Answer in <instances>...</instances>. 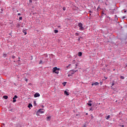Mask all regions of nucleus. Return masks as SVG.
Returning <instances> with one entry per match:
<instances>
[{
    "mask_svg": "<svg viewBox=\"0 0 127 127\" xmlns=\"http://www.w3.org/2000/svg\"><path fill=\"white\" fill-rule=\"evenodd\" d=\"M120 78H121V79H125V76H121L120 77Z\"/></svg>",
    "mask_w": 127,
    "mask_h": 127,
    "instance_id": "nucleus-20",
    "label": "nucleus"
},
{
    "mask_svg": "<svg viewBox=\"0 0 127 127\" xmlns=\"http://www.w3.org/2000/svg\"><path fill=\"white\" fill-rule=\"evenodd\" d=\"M114 85H115V83H114V82L112 83V86H114Z\"/></svg>",
    "mask_w": 127,
    "mask_h": 127,
    "instance_id": "nucleus-24",
    "label": "nucleus"
},
{
    "mask_svg": "<svg viewBox=\"0 0 127 127\" xmlns=\"http://www.w3.org/2000/svg\"><path fill=\"white\" fill-rule=\"evenodd\" d=\"M38 113H40V114H43L44 113L43 109H40L38 111Z\"/></svg>",
    "mask_w": 127,
    "mask_h": 127,
    "instance_id": "nucleus-6",
    "label": "nucleus"
},
{
    "mask_svg": "<svg viewBox=\"0 0 127 127\" xmlns=\"http://www.w3.org/2000/svg\"><path fill=\"white\" fill-rule=\"evenodd\" d=\"M100 7H98V8H97V9H99V8Z\"/></svg>",
    "mask_w": 127,
    "mask_h": 127,
    "instance_id": "nucleus-35",
    "label": "nucleus"
},
{
    "mask_svg": "<svg viewBox=\"0 0 127 127\" xmlns=\"http://www.w3.org/2000/svg\"><path fill=\"white\" fill-rule=\"evenodd\" d=\"M64 94L65 96H69V93L66 90L64 91Z\"/></svg>",
    "mask_w": 127,
    "mask_h": 127,
    "instance_id": "nucleus-7",
    "label": "nucleus"
},
{
    "mask_svg": "<svg viewBox=\"0 0 127 127\" xmlns=\"http://www.w3.org/2000/svg\"><path fill=\"white\" fill-rule=\"evenodd\" d=\"M19 19L20 20H22V17H20L19 18Z\"/></svg>",
    "mask_w": 127,
    "mask_h": 127,
    "instance_id": "nucleus-23",
    "label": "nucleus"
},
{
    "mask_svg": "<svg viewBox=\"0 0 127 127\" xmlns=\"http://www.w3.org/2000/svg\"><path fill=\"white\" fill-rule=\"evenodd\" d=\"M124 12H125V13L127 12V10H125Z\"/></svg>",
    "mask_w": 127,
    "mask_h": 127,
    "instance_id": "nucleus-34",
    "label": "nucleus"
},
{
    "mask_svg": "<svg viewBox=\"0 0 127 127\" xmlns=\"http://www.w3.org/2000/svg\"><path fill=\"white\" fill-rule=\"evenodd\" d=\"M78 26L79 27V30H84V28L83 27V24L82 23H78Z\"/></svg>",
    "mask_w": 127,
    "mask_h": 127,
    "instance_id": "nucleus-2",
    "label": "nucleus"
},
{
    "mask_svg": "<svg viewBox=\"0 0 127 127\" xmlns=\"http://www.w3.org/2000/svg\"><path fill=\"white\" fill-rule=\"evenodd\" d=\"M16 99H17V96L15 95L14 97L13 98V103H15V102H16Z\"/></svg>",
    "mask_w": 127,
    "mask_h": 127,
    "instance_id": "nucleus-3",
    "label": "nucleus"
},
{
    "mask_svg": "<svg viewBox=\"0 0 127 127\" xmlns=\"http://www.w3.org/2000/svg\"><path fill=\"white\" fill-rule=\"evenodd\" d=\"M34 97L35 98H37V97H40V94H39V93H36L34 94Z\"/></svg>",
    "mask_w": 127,
    "mask_h": 127,
    "instance_id": "nucleus-5",
    "label": "nucleus"
},
{
    "mask_svg": "<svg viewBox=\"0 0 127 127\" xmlns=\"http://www.w3.org/2000/svg\"><path fill=\"white\" fill-rule=\"evenodd\" d=\"M91 101H89V102H88V103H87V105H88V106H89V107H91L92 106V104L91 103Z\"/></svg>",
    "mask_w": 127,
    "mask_h": 127,
    "instance_id": "nucleus-8",
    "label": "nucleus"
},
{
    "mask_svg": "<svg viewBox=\"0 0 127 127\" xmlns=\"http://www.w3.org/2000/svg\"><path fill=\"white\" fill-rule=\"evenodd\" d=\"M126 67H127V65H126Z\"/></svg>",
    "mask_w": 127,
    "mask_h": 127,
    "instance_id": "nucleus-38",
    "label": "nucleus"
},
{
    "mask_svg": "<svg viewBox=\"0 0 127 127\" xmlns=\"http://www.w3.org/2000/svg\"><path fill=\"white\" fill-rule=\"evenodd\" d=\"M66 84H67V82H66L63 83V85L64 86V87H65V86H66Z\"/></svg>",
    "mask_w": 127,
    "mask_h": 127,
    "instance_id": "nucleus-14",
    "label": "nucleus"
},
{
    "mask_svg": "<svg viewBox=\"0 0 127 127\" xmlns=\"http://www.w3.org/2000/svg\"><path fill=\"white\" fill-rule=\"evenodd\" d=\"M18 15H21V14H20V13H18Z\"/></svg>",
    "mask_w": 127,
    "mask_h": 127,
    "instance_id": "nucleus-29",
    "label": "nucleus"
},
{
    "mask_svg": "<svg viewBox=\"0 0 127 127\" xmlns=\"http://www.w3.org/2000/svg\"><path fill=\"white\" fill-rule=\"evenodd\" d=\"M23 33H24L25 35H26L27 34V32H26V30H23Z\"/></svg>",
    "mask_w": 127,
    "mask_h": 127,
    "instance_id": "nucleus-10",
    "label": "nucleus"
},
{
    "mask_svg": "<svg viewBox=\"0 0 127 127\" xmlns=\"http://www.w3.org/2000/svg\"><path fill=\"white\" fill-rule=\"evenodd\" d=\"M99 82H92L91 84L92 86H94V85H95V86H98V85H99Z\"/></svg>",
    "mask_w": 127,
    "mask_h": 127,
    "instance_id": "nucleus-4",
    "label": "nucleus"
},
{
    "mask_svg": "<svg viewBox=\"0 0 127 127\" xmlns=\"http://www.w3.org/2000/svg\"><path fill=\"white\" fill-rule=\"evenodd\" d=\"M26 82L27 83L28 81V79H26L25 80Z\"/></svg>",
    "mask_w": 127,
    "mask_h": 127,
    "instance_id": "nucleus-28",
    "label": "nucleus"
},
{
    "mask_svg": "<svg viewBox=\"0 0 127 127\" xmlns=\"http://www.w3.org/2000/svg\"><path fill=\"white\" fill-rule=\"evenodd\" d=\"M12 59H14V58H15V56H12Z\"/></svg>",
    "mask_w": 127,
    "mask_h": 127,
    "instance_id": "nucleus-22",
    "label": "nucleus"
},
{
    "mask_svg": "<svg viewBox=\"0 0 127 127\" xmlns=\"http://www.w3.org/2000/svg\"><path fill=\"white\" fill-rule=\"evenodd\" d=\"M50 119H51V117L50 116L48 117L47 121H48V120H50Z\"/></svg>",
    "mask_w": 127,
    "mask_h": 127,
    "instance_id": "nucleus-18",
    "label": "nucleus"
},
{
    "mask_svg": "<svg viewBox=\"0 0 127 127\" xmlns=\"http://www.w3.org/2000/svg\"><path fill=\"white\" fill-rule=\"evenodd\" d=\"M104 78H105V80H107V79H108V77H105Z\"/></svg>",
    "mask_w": 127,
    "mask_h": 127,
    "instance_id": "nucleus-30",
    "label": "nucleus"
},
{
    "mask_svg": "<svg viewBox=\"0 0 127 127\" xmlns=\"http://www.w3.org/2000/svg\"><path fill=\"white\" fill-rule=\"evenodd\" d=\"M42 60H40L39 64H42Z\"/></svg>",
    "mask_w": 127,
    "mask_h": 127,
    "instance_id": "nucleus-21",
    "label": "nucleus"
},
{
    "mask_svg": "<svg viewBox=\"0 0 127 127\" xmlns=\"http://www.w3.org/2000/svg\"><path fill=\"white\" fill-rule=\"evenodd\" d=\"M120 127H124L125 126L124 125H120Z\"/></svg>",
    "mask_w": 127,
    "mask_h": 127,
    "instance_id": "nucleus-27",
    "label": "nucleus"
},
{
    "mask_svg": "<svg viewBox=\"0 0 127 127\" xmlns=\"http://www.w3.org/2000/svg\"><path fill=\"white\" fill-rule=\"evenodd\" d=\"M78 56L79 57H81V56H82V52H78Z\"/></svg>",
    "mask_w": 127,
    "mask_h": 127,
    "instance_id": "nucleus-9",
    "label": "nucleus"
},
{
    "mask_svg": "<svg viewBox=\"0 0 127 127\" xmlns=\"http://www.w3.org/2000/svg\"><path fill=\"white\" fill-rule=\"evenodd\" d=\"M86 115H88V113H86Z\"/></svg>",
    "mask_w": 127,
    "mask_h": 127,
    "instance_id": "nucleus-39",
    "label": "nucleus"
},
{
    "mask_svg": "<svg viewBox=\"0 0 127 127\" xmlns=\"http://www.w3.org/2000/svg\"><path fill=\"white\" fill-rule=\"evenodd\" d=\"M90 111H92V109H90Z\"/></svg>",
    "mask_w": 127,
    "mask_h": 127,
    "instance_id": "nucleus-36",
    "label": "nucleus"
},
{
    "mask_svg": "<svg viewBox=\"0 0 127 127\" xmlns=\"http://www.w3.org/2000/svg\"><path fill=\"white\" fill-rule=\"evenodd\" d=\"M36 101H34V104H36Z\"/></svg>",
    "mask_w": 127,
    "mask_h": 127,
    "instance_id": "nucleus-33",
    "label": "nucleus"
},
{
    "mask_svg": "<svg viewBox=\"0 0 127 127\" xmlns=\"http://www.w3.org/2000/svg\"><path fill=\"white\" fill-rule=\"evenodd\" d=\"M80 34V33H75V36H79V35Z\"/></svg>",
    "mask_w": 127,
    "mask_h": 127,
    "instance_id": "nucleus-17",
    "label": "nucleus"
},
{
    "mask_svg": "<svg viewBox=\"0 0 127 127\" xmlns=\"http://www.w3.org/2000/svg\"><path fill=\"white\" fill-rule=\"evenodd\" d=\"M59 68H57V67H55L53 68V73H56V74H59Z\"/></svg>",
    "mask_w": 127,
    "mask_h": 127,
    "instance_id": "nucleus-1",
    "label": "nucleus"
},
{
    "mask_svg": "<svg viewBox=\"0 0 127 127\" xmlns=\"http://www.w3.org/2000/svg\"><path fill=\"white\" fill-rule=\"evenodd\" d=\"M78 41H80V38H79L78 39Z\"/></svg>",
    "mask_w": 127,
    "mask_h": 127,
    "instance_id": "nucleus-31",
    "label": "nucleus"
},
{
    "mask_svg": "<svg viewBox=\"0 0 127 127\" xmlns=\"http://www.w3.org/2000/svg\"><path fill=\"white\" fill-rule=\"evenodd\" d=\"M8 98V96H3V98L5 99V100H7Z\"/></svg>",
    "mask_w": 127,
    "mask_h": 127,
    "instance_id": "nucleus-12",
    "label": "nucleus"
},
{
    "mask_svg": "<svg viewBox=\"0 0 127 127\" xmlns=\"http://www.w3.org/2000/svg\"><path fill=\"white\" fill-rule=\"evenodd\" d=\"M32 107V104H29L28 106V108H30Z\"/></svg>",
    "mask_w": 127,
    "mask_h": 127,
    "instance_id": "nucleus-13",
    "label": "nucleus"
},
{
    "mask_svg": "<svg viewBox=\"0 0 127 127\" xmlns=\"http://www.w3.org/2000/svg\"><path fill=\"white\" fill-rule=\"evenodd\" d=\"M122 18L124 19H125V18H126V16H123V17H122Z\"/></svg>",
    "mask_w": 127,
    "mask_h": 127,
    "instance_id": "nucleus-26",
    "label": "nucleus"
},
{
    "mask_svg": "<svg viewBox=\"0 0 127 127\" xmlns=\"http://www.w3.org/2000/svg\"><path fill=\"white\" fill-rule=\"evenodd\" d=\"M74 72H76V71H74Z\"/></svg>",
    "mask_w": 127,
    "mask_h": 127,
    "instance_id": "nucleus-40",
    "label": "nucleus"
},
{
    "mask_svg": "<svg viewBox=\"0 0 127 127\" xmlns=\"http://www.w3.org/2000/svg\"><path fill=\"white\" fill-rule=\"evenodd\" d=\"M6 56H7V54H3V57L5 58V57H6Z\"/></svg>",
    "mask_w": 127,
    "mask_h": 127,
    "instance_id": "nucleus-11",
    "label": "nucleus"
},
{
    "mask_svg": "<svg viewBox=\"0 0 127 127\" xmlns=\"http://www.w3.org/2000/svg\"><path fill=\"white\" fill-rule=\"evenodd\" d=\"M54 32H55V33H58V30H55Z\"/></svg>",
    "mask_w": 127,
    "mask_h": 127,
    "instance_id": "nucleus-16",
    "label": "nucleus"
},
{
    "mask_svg": "<svg viewBox=\"0 0 127 127\" xmlns=\"http://www.w3.org/2000/svg\"><path fill=\"white\" fill-rule=\"evenodd\" d=\"M90 12H92V11H90Z\"/></svg>",
    "mask_w": 127,
    "mask_h": 127,
    "instance_id": "nucleus-37",
    "label": "nucleus"
},
{
    "mask_svg": "<svg viewBox=\"0 0 127 127\" xmlns=\"http://www.w3.org/2000/svg\"><path fill=\"white\" fill-rule=\"evenodd\" d=\"M63 10H64V11L66 10V7H65V6H64V7H63Z\"/></svg>",
    "mask_w": 127,
    "mask_h": 127,
    "instance_id": "nucleus-19",
    "label": "nucleus"
},
{
    "mask_svg": "<svg viewBox=\"0 0 127 127\" xmlns=\"http://www.w3.org/2000/svg\"><path fill=\"white\" fill-rule=\"evenodd\" d=\"M29 2L30 3L32 2V0H29Z\"/></svg>",
    "mask_w": 127,
    "mask_h": 127,
    "instance_id": "nucleus-25",
    "label": "nucleus"
},
{
    "mask_svg": "<svg viewBox=\"0 0 127 127\" xmlns=\"http://www.w3.org/2000/svg\"><path fill=\"white\" fill-rule=\"evenodd\" d=\"M110 118H111V116H110V115H108L106 119L107 120H109V119H110Z\"/></svg>",
    "mask_w": 127,
    "mask_h": 127,
    "instance_id": "nucleus-15",
    "label": "nucleus"
},
{
    "mask_svg": "<svg viewBox=\"0 0 127 127\" xmlns=\"http://www.w3.org/2000/svg\"><path fill=\"white\" fill-rule=\"evenodd\" d=\"M58 27L59 28L61 27V26H58Z\"/></svg>",
    "mask_w": 127,
    "mask_h": 127,
    "instance_id": "nucleus-32",
    "label": "nucleus"
}]
</instances>
